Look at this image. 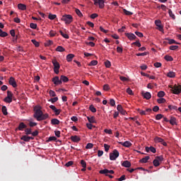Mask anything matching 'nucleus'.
<instances>
[{
    "label": "nucleus",
    "instance_id": "72a5a7b5",
    "mask_svg": "<svg viewBox=\"0 0 181 181\" xmlns=\"http://www.w3.org/2000/svg\"><path fill=\"white\" fill-rule=\"evenodd\" d=\"M165 60H166L167 62H173V57H172L171 56L169 55H165L164 57Z\"/></svg>",
    "mask_w": 181,
    "mask_h": 181
},
{
    "label": "nucleus",
    "instance_id": "e433bc0d",
    "mask_svg": "<svg viewBox=\"0 0 181 181\" xmlns=\"http://www.w3.org/2000/svg\"><path fill=\"white\" fill-rule=\"evenodd\" d=\"M49 19H50V21H53L54 19H56V18H57V16H56V14H52L49 13L48 16Z\"/></svg>",
    "mask_w": 181,
    "mask_h": 181
},
{
    "label": "nucleus",
    "instance_id": "0e129e2a",
    "mask_svg": "<svg viewBox=\"0 0 181 181\" xmlns=\"http://www.w3.org/2000/svg\"><path fill=\"white\" fill-rule=\"evenodd\" d=\"M168 108L169 110H177V106H175V105H168Z\"/></svg>",
    "mask_w": 181,
    "mask_h": 181
},
{
    "label": "nucleus",
    "instance_id": "39448f33",
    "mask_svg": "<svg viewBox=\"0 0 181 181\" xmlns=\"http://www.w3.org/2000/svg\"><path fill=\"white\" fill-rule=\"evenodd\" d=\"M52 82L55 86H60L62 84V79L59 76H55L52 78Z\"/></svg>",
    "mask_w": 181,
    "mask_h": 181
},
{
    "label": "nucleus",
    "instance_id": "a211bd4d",
    "mask_svg": "<svg viewBox=\"0 0 181 181\" xmlns=\"http://www.w3.org/2000/svg\"><path fill=\"white\" fill-rule=\"evenodd\" d=\"M165 40L168 41V43L170 45H180V43L176 42V40H173V39H170V38H165Z\"/></svg>",
    "mask_w": 181,
    "mask_h": 181
},
{
    "label": "nucleus",
    "instance_id": "5fc2aeb1",
    "mask_svg": "<svg viewBox=\"0 0 181 181\" xmlns=\"http://www.w3.org/2000/svg\"><path fill=\"white\" fill-rule=\"evenodd\" d=\"M50 97H56V93L54 90H50L49 92Z\"/></svg>",
    "mask_w": 181,
    "mask_h": 181
},
{
    "label": "nucleus",
    "instance_id": "6e6d98bb",
    "mask_svg": "<svg viewBox=\"0 0 181 181\" xmlns=\"http://www.w3.org/2000/svg\"><path fill=\"white\" fill-rule=\"evenodd\" d=\"M25 132L27 135H30V134H32V129H25Z\"/></svg>",
    "mask_w": 181,
    "mask_h": 181
},
{
    "label": "nucleus",
    "instance_id": "052dcab7",
    "mask_svg": "<svg viewBox=\"0 0 181 181\" xmlns=\"http://www.w3.org/2000/svg\"><path fill=\"white\" fill-rule=\"evenodd\" d=\"M57 33L54 30H50L49 31V35L51 36V37H54V36H56Z\"/></svg>",
    "mask_w": 181,
    "mask_h": 181
},
{
    "label": "nucleus",
    "instance_id": "7c9ffc66",
    "mask_svg": "<svg viewBox=\"0 0 181 181\" xmlns=\"http://www.w3.org/2000/svg\"><path fill=\"white\" fill-rule=\"evenodd\" d=\"M6 36H8V33L2 30V29H1L0 31V37H6Z\"/></svg>",
    "mask_w": 181,
    "mask_h": 181
},
{
    "label": "nucleus",
    "instance_id": "79ce46f5",
    "mask_svg": "<svg viewBox=\"0 0 181 181\" xmlns=\"http://www.w3.org/2000/svg\"><path fill=\"white\" fill-rule=\"evenodd\" d=\"M168 13L172 19H176V16H175V14H173L171 9H168Z\"/></svg>",
    "mask_w": 181,
    "mask_h": 181
},
{
    "label": "nucleus",
    "instance_id": "0eeeda50",
    "mask_svg": "<svg viewBox=\"0 0 181 181\" xmlns=\"http://www.w3.org/2000/svg\"><path fill=\"white\" fill-rule=\"evenodd\" d=\"M8 83L10 86H12V87H13V88H16V87H18V84H16V81H15V78L12 76L10 77Z\"/></svg>",
    "mask_w": 181,
    "mask_h": 181
},
{
    "label": "nucleus",
    "instance_id": "f03ea898",
    "mask_svg": "<svg viewBox=\"0 0 181 181\" xmlns=\"http://www.w3.org/2000/svg\"><path fill=\"white\" fill-rule=\"evenodd\" d=\"M99 173H100V175H105V176H108V177H110V179H112L114 177V176H112L111 175H114L115 172L113 170H108V169L105 168L104 170H100Z\"/></svg>",
    "mask_w": 181,
    "mask_h": 181
},
{
    "label": "nucleus",
    "instance_id": "58836bf2",
    "mask_svg": "<svg viewBox=\"0 0 181 181\" xmlns=\"http://www.w3.org/2000/svg\"><path fill=\"white\" fill-rule=\"evenodd\" d=\"M75 12H76V15H78V16H79V18H81V16H83V13H81L80 9L76 8Z\"/></svg>",
    "mask_w": 181,
    "mask_h": 181
},
{
    "label": "nucleus",
    "instance_id": "412c9836",
    "mask_svg": "<svg viewBox=\"0 0 181 181\" xmlns=\"http://www.w3.org/2000/svg\"><path fill=\"white\" fill-rule=\"evenodd\" d=\"M47 118H49V114L46 113V114H43L42 113L40 117V121H43L45 119H47Z\"/></svg>",
    "mask_w": 181,
    "mask_h": 181
},
{
    "label": "nucleus",
    "instance_id": "c03bdc74",
    "mask_svg": "<svg viewBox=\"0 0 181 181\" xmlns=\"http://www.w3.org/2000/svg\"><path fill=\"white\" fill-rule=\"evenodd\" d=\"M13 95V94L12 93V92H11V90L7 91V98L12 100Z\"/></svg>",
    "mask_w": 181,
    "mask_h": 181
},
{
    "label": "nucleus",
    "instance_id": "4d7b16f0",
    "mask_svg": "<svg viewBox=\"0 0 181 181\" xmlns=\"http://www.w3.org/2000/svg\"><path fill=\"white\" fill-rule=\"evenodd\" d=\"M86 45H87L88 46H90L91 47H94V46H95V43L93 42H86Z\"/></svg>",
    "mask_w": 181,
    "mask_h": 181
},
{
    "label": "nucleus",
    "instance_id": "4be33fe9",
    "mask_svg": "<svg viewBox=\"0 0 181 181\" xmlns=\"http://www.w3.org/2000/svg\"><path fill=\"white\" fill-rule=\"evenodd\" d=\"M21 141H24L25 142H29L30 141V136H23L21 138Z\"/></svg>",
    "mask_w": 181,
    "mask_h": 181
},
{
    "label": "nucleus",
    "instance_id": "774afa93",
    "mask_svg": "<svg viewBox=\"0 0 181 181\" xmlns=\"http://www.w3.org/2000/svg\"><path fill=\"white\" fill-rule=\"evenodd\" d=\"M103 90H105V91H108V90H110V86L108 84L104 85Z\"/></svg>",
    "mask_w": 181,
    "mask_h": 181
},
{
    "label": "nucleus",
    "instance_id": "09e8293b",
    "mask_svg": "<svg viewBox=\"0 0 181 181\" xmlns=\"http://www.w3.org/2000/svg\"><path fill=\"white\" fill-rule=\"evenodd\" d=\"M156 159H157L160 162V163H162V162H163V156H157V157H156Z\"/></svg>",
    "mask_w": 181,
    "mask_h": 181
},
{
    "label": "nucleus",
    "instance_id": "1a4fd4ad",
    "mask_svg": "<svg viewBox=\"0 0 181 181\" xmlns=\"http://www.w3.org/2000/svg\"><path fill=\"white\" fill-rule=\"evenodd\" d=\"M49 108L51 110H52V111H54V112L55 113V115H60V112H62V110H59L56 107V106L53 105H51L49 106Z\"/></svg>",
    "mask_w": 181,
    "mask_h": 181
},
{
    "label": "nucleus",
    "instance_id": "f257e3e1",
    "mask_svg": "<svg viewBox=\"0 0 181 181\" xmlns=\"http://www.w3.org/2000/svg\"><path fill=\"white\" fill-rule=\"evenodd\" d=\"M61 21L65 22L66 25H70L73 22V16L70 14H65L62 16Z\"/></svg>",
    "mask_w": 181,
    "mask_h": 181
},
{
    "label": "nucleus",
    "instance_id": "3c124183",
    "mask_svg": "<svg viewBox=\"0 0 181 181\" xmlns=\"http://www.w3.org/2000/svg\"><path fill=\"white\" fill-rule=\"evenodd\" d=\"M169 49H170V50H176V49H179V46L172 45V46H170Z\"/></svg>",
    "mask_w": 181,
    "mask_h": 181
},
{
    "label": "nucleus",
    "instance_id": "5701e85b",
    "mask_svg": "<svg viewBox=\"0 0 181 181\" xmlns=\"http://www.w3.org/2000/svg\"><path fill=\"white\" fill-rule=\"evenodd\" d=\"M18 8L21 11H26V5H25L23 4H18Z\"/></svg>",
    "mask_w": 181,
    "mask_h": 181
},
{
    "label": "nucleus",
    "instance_id": "e2e57ef3",
    "mask_svg": "<svg viewBox=\"0 0 181 181\" xmlns=\"http://www.w3.org/2000/svg\"><path fill=\"white\" fill-rule=\"evenodd\" d=\"M52 141H57V138L56 136H50L48 139V141L50 142Z\"/></svg>",
    "mask_w": 181,
    "mask_h": 181
},
{
    "label": "nucleus",
    "instance_id": "37998d69",
    "mask_svg": "<svg viewBox=\"0 0 181 181\" xmlns=\"http://www.w3.org/2000/svg\"><path fill=\"white\" fill-rule=\"evenodd\" d=\"M31 42L32 43H33L35 47H39V46H40V44L39 43V42L36 41V40H32Z\"/></svg>",
    "mask_w": 181,
    "mask_h": 181
},
{
    "label": "nucleus",
    "instance_id": "2eb2a0df",
    "mask_svg": "<svg viewBox=\"0 0 181 181\" xmlns=\"http://www.w3.org/2000/svg\"><path fill=\"white\" fill-rule=\"evenodd\" d=\"M52 64L54 66V69H55L56 70H59L60 69V64L57 62V60H52Z\"/></svg>",
    "mask_w": 181,
    "mask_h": 181
},
{
    "label": "nucleus",
    "instance_id": "9d476101",
    "mask_svg": "<svg viewBox=\"0 0 181 181\" xmlns=\"http://www.w3.org/2000/svg\"><path fill=\"white\" fill-rule=\"evenodd\" d=\"M161 23H162L160 20L155 21V25H157V27L158 28V30H160V32H163V26H162Z\"/></svg>",
    "mask_w": 181,
    "mask_h": 181
},
{
    "label": "nucleus",
    "instance_id": "4c0bfd02",
    "mask_svg": "<svg viewBox=\"0 0 181 181\" xmlns=\"http://www.w3.org/2000/svg\"><path fill=\"white\" fill-rule=\"evenodd\" d=\"M157 95L159 98H162L163 97H165V92L163 90H160L158 93Z\"/></svg>",
    "mask_w": 181,
    "mask_h": 181
},
{
    "label": "nucleus",
    "instance_id": "ea45409f",
    "mask_svg": "<svg viewBox=\"0 0 181 181\" xmlns=\"http://www.w3.org/2000/svg\"><path fill=\"white\" fill-rule=\"evenodd\" d=\"M157 102L158 104H164V103H166V99L161 98L157 100Z\"/></svg>",
    "mask_w": 181,
    "mask_h": 181
},
{
    "label": "nucleus",
    "instance_id": "cd10ccee",
    "mask_svg": "<svg viewBox=\"0 0 181 181\" xmlns=\"http://www.w3.org/2000/svg\"><path fill=\"white\" fill-rule=\"evenodd\" d=\"M167 76L170 77V78H173L174 77L176 76V74L175 72H173V71H169L167 74Z\"/></svg>",
    "mask_w": 181,
    "mask_h": 181
},
{
    "label": "nucleus",
    "instance_id": "2f4dec72",
    "mask_svg": "<svg viewBox=\"0 0 181 181\" xmlns=\"http://www.w3.org/2000/svg\"><path fill=\"white\" fill-rule=\"evenodd\" d=\"M123 13L127 15V16H131L132 15H134V13L133 12H131V11H128V10L124 8L123 9Z\"/></svg>",
    "mask_w": 181,
    "mask_h": 181
},
{
    "label": "nucleus",
    "instance_id": "de8ad7c7",
    "mask_svg": "<svg viewBox=\"0 0 181 181\" xmlns=\"http://www.w3.org/2000/svg\"><path fill=\"white\" fill-rule=\"evenodd\" d=\"M52 45H53V41L52 40H48L45 44V45L47 47H49V46H52Z\"/></svg>",
    "mask_w": 181,
    "mask_h": 181
},
{
    "label": "nucleus",
    "instance_id": "c9c22d12",
    "mask_svg": "<svg viewBox=\"0 0 181 181\" xmlns=\"http://www.w3.org/2000/svg\"><path fill=\"white\" fill-rule=\"evenodd\" d=\"M154 141L155 142H158L160 144H162L163 142V139L156 136L155 137Z\"/></svg>",
    "mask_w": 181,
    "mask_h": 181
},
{
    "label": "nucleus",
    "instance_id": "f3484780",
    "mask_svg": "<svg viewBox=\"0 0 181 181\" xmlns=\"http://www.w3.org/2000/svg\"><path fill=\"white\" fill-rule=\"evenodd\" d=\"M27 127H28V126H26V124H25V123L21 122L18 125V131H23V129H26Z\"/></svg>",
    "mask_w": 181,
    "mask_h": 181
},
{
    "label": "nucleus",
    "instance_id": "338daca9",
    "mask_svg": "<svg viewBox=\"0 0 181 181\" xmlns=\"http://www.w3.org/2000/svg\"><path fill=\"white\" fill-rule=\"evenodd\" d=\"M110 104L112 107H115V100L114 99H110Z\"/></svg>",
    "mask_w": 181,
    "mask_h": 181
},
{
    "label": "nucleus",
    "instance_id": "423d86ee",
    "mask_svg": "<svg viewBox=\"0 0 181 181\" xmlns=\"http://www.w3.org/2000/svg\"><path fill=\"white\" fill-rule=\"evenodd\" d=\"M170 88H171V91L173 93V94H180L181 93V89L179 88V87L175 86V88L173 86H170Z\"/></svg>",
    "mask_w": 181,
    "mask_h": 181
},
{
    "label": "nucleus",
    "instance_id": "bf43d9fd",
    "mask_svg": "<svg viewBox=\"0 0 181 181\" xmlns=\"http://www.w3.org/2000/svg\"><path fill=\"white\" fill-rule=\"evenodd\" d=\"M58 100H59V98H57V97H55L54 98H51L49 100V101H51V103H52V104L54 103H57V101H58Z\"/></svg>",
    "mask_w": 181,
    "mask_h": 181
},
{
    "label": "nucleus",
    "instance_id": "b1692460",
    "mask_svg": "<svg viewBox=\"0 0 181 181\" xmlns=\"http://www.w3.org/2000/svg\"><path fill=\"white\" fill-rule=\"evenodd\" d=\"M150 159H151V157L146 156L140 160V163H146L148 162V160H149Z\"/></svg>",
    "mask_w": 181,
    "mask_h": 181
},
{
    "label": "nucleus",
    "instance_id": "dca6fc26",
    "mask_svg": "<svg viewBox=\"0 0 181 181\" xmlns=\"http://www.w3.org/2000/svg\"><path fill=\"white\" fill-rule=\"evenodd\" d=\"M146 152H152L153 153H156V148L153 146L146 147Z\"/></svg>",
    "mask_w": 181,
    "mask_h": 181
},
{
    "label": "nucleus",
    "instance_id": "49530a36",
    "mask_svg": "<svg viewBox=\"0 0 181 181\" xmlns=\"http://www.w3.org/2000/svg\"><path fill=\"white\" fill-rule=\"evenodd\" d=\"M89 110L90 111H91V112H97V109H95L94 107V105H91L90 107H89Z\"/></svg>",
    "mask_w": 181,
    "mask_h": 181
},
{
    "label": "nucleus",
    "instance_id": "69168bd1",
    "mask_svg": "<svg viewBox=\"0 0 181 181\" xmlns=\"http://www.w3.org/2000/svg\"><path fill=\"white\" fill-rule=\"evenodd\" d=\"M104 148H105V152H108V151H110V146L106 144H104Z\"/></svg>",
    "mask_w": 181,
    "mask_h": 181
},
{
    "label": "nucleus",
    "instance_id": "f8f14e48",
    "mask_svg": "<svg viewBox=\"0 0 181 181\" xmlns=\"http://www.w3.org/2000/svg\"><path fill=\"white\" fill-rule=\"evenodd\" d=\"M125 36H127V37H128L129 40H135V39L136 38V35L134 33H126Z\"/></svg>",
    "mask_w": 181,
    "mask_h": 181
},
{
    "label": "nucleus",
    "instance_id": "a19ab883",
    "mask_svg": "<svg viewBox=\"0 0 181 181\" xmlns=\"http://www.w3.org/2000/svg\"><path fill=\"white\" fill-rule=\"evenodd\" d=\"M56 51L57 52H65L66 51V49L63 47H62V46H58L57 48H56Z\"/></svg>",
    "mask_w": 181,
    "mask_h": 181
},
{
    "label": "nucleus",
    "instance_id": "a878e982",
    "mask_svg": "<svg viewBox=\"0 0 181 181\" xmlns=\"http://www.w3.org/2000/svg\"><path fill=\"white\" fill-rule=\"evenodd\" d=\"M169 122L171 125H176V117H171Z\"/></svg>",
    "mask_w": 181,
    "mask_h": 181
},
{
    "label": "nucleus",
    "instance_id": "680f3d73",
    "mask_svg": "<svg viewBox=\"0 0 181 181\" xmlns=\"http://www.w3.org/2000/svg\"><path fill=\"white\" fill-rule=\"evenodd\" d=\"M81 165L82 168H87V163L84 161V160H81Z\"/></svg>",
    "mask_w": 181,
    "mask_h": 181
},
{
    "label": "nucleus",
    "instance_id": "9b49d317",
    "mask_svg": "<svg viewBox=\"0 0 181 181\" xmlns=\"http://www.w3.org/2000/svg\"><path fill=\"white\" fill-rule=\"evenodd\" d=\"M141 95L144 97V98H145L146 100H151V97H152V95H151V93L149 92L142 91Z\"/></svg>",
    "mask_w": 181,
    "mask_h": 181
},
{
    "label": "nucleus",
    "instance_id": "a18cd8bd",
    "mask_svg": "<svg viewBox=\"0 0 181 181\" xmlns=\"http://www.w3.org/2000/svg\"><path fill=\"white\" fill-rule=\"evenodd\" d=\"M98 62L97 60H93L90 62L89 66H97Z\"/></svg>",
    "mask_w": 181,
    "mask_h": 181
},
{
    "label": "nucleus",
    "instance_id": "603ef678",
    "mask_svg": "<svg viewBox=\"0 0 181 181\" xmlns=\"http://www.w3.org/2000/svg\"><path fill=\"white\" fill-rule=\"evenodd\" d=\"M30 28H31V29H36L37 28V24L31 23L30 24Z\"/></svg>",
    "mask_w": 181,
    "mask_h": 181
},
{
    "label": "nucleus",
    "instance_id": "6e6552de",
    "mask_svg": "<svg viewBox=\"0 0 181 181\" xmlns=\"http://www.w3.org/2000/svg\"><path fill=\"white\" fill-rule=\"evenodd\" d=\"M94 5H98L100 9L104 8V0H94Z\"/></svg>",
    "mask_w": 181,
    "mask_h": 181
},
{
    "label": "nucleus",
    "instance_id": "4468645a",
    "mask_svg": "<svg viewBox=\"0 0 181 181\" xmlns=\"http://www.w3.org/2000/svg\"><path fill=\"white\" fill-rule=\"evenodd\" d=\"M71 141H72V142H76L77 144L81 141V139L80 138V136L75 135L71 136Z\"/></svg>",
    "mask_w": 181,
    "mask_h": 181
},
{
    "label": "nucleus",
    "instance_id": "ddd939ff",
    "mask_svg": "<svg viewBox=\"0 0 181 181\" xmlns=\"http://www.w3.org/2000/svg\"><path fill=\"white\" fill-rule=\"evenodd\" d=\"M117 111H119V112H120V114H122V115H125L127 114V111H125V110H124V108H122V106L121 105H118L117 107Z\"/></svg>",
    "mask_w": 181,
    "mask_h": 181
},
{
    "label": "nucleus",
    "instance_id": "bb28decb",
    "mask_svg": "<svg viewBox=\"0 0 181 181\" xmlns=\"http://www.w3.org/2000/svg\"><path fill=\"white\" fill-rule=\"evenodd\" d=\"M51 124L52 125H59V124H60V120H59L57 119H52L51 120Z\"/></svg>",
    "mask_w": 181,
    "mask_h": 181
},
{
    "label": "nucleus",
    "instance_id": "393cba45",
    "mask_svg": "<svg viewBox=\"0 0 181 181\" xmlns=\"http://www.w3.org/2000/svg\"><path fill=\"white\" fill-rule=\"evenodd\" d=\"M88 121H89L90 124H95V117L94 116H92L90 117H87Z\"/></svg>",
    "mask_w": 181,
    "mask_h": 181
},
{
    "label": "nucleus",
    "instance_id": "864d4df0",
    "mask_svg": "<svg viewBox=\"0 0 181 181\" xmlns=\"http://www.w3.org/2000/svg\"><path fill=\"white\" fill-rule=\"evenodd\" d=\"M105 66L107 67V69H110V67H111V62L108 60L105 62Z\"/></svg>",
    "mask_w": 181,
    "mask_h": 181
},
{
    "label": "nucleus",
    "instance_id": "13d9d810",
    "mask_svg": "<svg viewBox=\"0 0 181 181\" xmlns=\"http://www.w3.org/2000/svg\"><path fill=\"white\" fill-rule=\"evenodd\" d=\"M162 118H163V115L162 114H158L156 116V119L157 120L162 119Z\"/></svg>",
    "mask_w": 181,
    "mask_h": 181
},
{
    "label": "nucleus",
    "instance_id": "7ed1b4c3",
    "mask_svg": "<svg viewBox=\"0 0 181 181\" xmlns=\"http://www.w3.org/2000/svg\"><path fill=\"white\" fill-rule=\"evenodd\" d=\"M34 118H36L37 121H40V117L42 116V114L43 113V112L42 111V110L40 107H34Z\"/></svg>",
    "mask_w": 181,
    "mask_h": 181
},
{
    "label": "nucleus",
    "instance_id": "f704fd0d",
    "mask_svg": "<svg viewBox=\"0 0 181 181\" xmlns=\"http://www.w3.org/2000/svg\"><path fill=\"white\" fill-rule=\"evenodd\" d=\"M153 164L156 168H158V166L160 165V163L156 158H155L153 161Z\"/></svg>",
    "mask_w": 181,
    "mask_h": 181
},
{
    "label": "nucleus",
    "instance_id": "c756f323",
    "mask_svg": "<svg viewBox=\"0 0 181 181\" xmlns=\"http://www.w3.org/2000/svg\"><path fill=\"white\" fill-rule=\"evenodd\" d=\"M60 78L62 82L63 81L64 83H67V81H69V78L64 75H62Z\"/></svg>",
    "mask_w": 181,
    "mask_h": 181
},
{
    "label": "nucleus",
    "instance_id": "c85d7f7f",
    "mask_svg": "<svg viewBox=\"0 0 181 181\" xmlns=\"http://www.w3.org/2000/svg\"><path fill=\"white\" fill-rule=\"evenodd\" d=\"M74 57V54H69L66 56V60L67 62H70L73 60V58Z\"/></svg>",
    "mask_w": 181,
    "mask_h": 181
},
{
    "label": "nucleus",
    "instance_id": "6ab92c4d",
    "mask_svg": "<svg viewBox=\"0 0 181 181\" xmlns=\"http://www.w3.org/2000/svg\"><path fill=\"white\" fill-rule=\"evenodd\" d=\"M122 166L124 168H131V162L128 160H124L122 163Z\"/></svg>",
    "mask_w": 181,
    "mask_h": 181
},
{
    "label": "nucleus",
    "instance_id": "473e14b6",
    "mask_svg": "<svg viewBox=\"0 0 181 181\" xmlns=\"http://www.w3.org/2000/svg\"><path fill=\"white\" fill-rule=\"evenodd\" d=\"M1 111L4 115H8V109H6V106H2Z\"/></svg>",
    "mask_w": 181,
    "mask_h": 181
},
{
    "label": "nucleus",
    "instance_id": "8fccbe9b",
    "mask_svg": "<svg viewBox=\"0 0 181 181\" xmlns=\"http://www.w3.org/2000/svg\"><path fill=\"white\" fill-rule=\"evenodd\" d=\"M59 33L64 37L65 39H69V35L63 33V31L60 30Z\"/></svg>",
    "mask_w": 181,
    "mask_h": 181
},
{
    "label": "nucleus",
    "instance_id": "20e7f679",
    "mask_svg": "<svg viewBox=\"0 0 181 181\" xmlns=\"http://www.w3.org/2000/svg\"><path fill=\"white\" fill-rule=\"evenodd\" d=\"M118 156H119V152L117 149L113 150V152L110 153V160H115Z\"/></svg>",
    "mask_w": 181,
    "mask_h": 181
},
{
    "label": "nucleus",
    "instance_id": "aec40b11",
    "mask_svg": "<svg viewBox=\"0 0 181 181\" xmlns=\"http://www.w3.org/2000/svg\"><path fill=\"white\" fill-rule=\"evenodd\" d=\"M120 144L122 145V146H124L125 148H129L132 146V144H131L129 141H127L124 142H120Z\"/></svg>",
    "mask_w": 181,
    "mask_h": 181
}]
</instances>
